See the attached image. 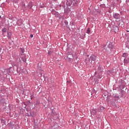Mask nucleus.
Listing matches in <instances>:
<instances>
[{
	"mask_svg": "<svg viewBox=\"0 0 129 129\" xmlns=\"http://www.w3.org/2000/svg\"><path fill=\"white\" fill-rule=\"evenodd\" d=\"M21 59L23 60V62H26V55L23 54L21 55Z\"/></svg>",
	"mask_w": 129,
	"mask_h": 129,
	"instance_id": "4",
	"label": "nucleus"
},
{
	"mask_svg": "<svg viewBox=\"0 0 129 129\" xmlns=\"http://www.w3.org/2000/svg\"><path fill=\"white\" fill-rule=\"evenodd\" d=\"M87 33L90 34V28H88L87 31Z\"/></svg>",
	"mask_w": 129,
	"mask_h": 129,
	"instance_id": "7",
	"label": "nucleus"
},
{
	"mask_svg": "<svg viewBox=\"0 0 129 129\" xmlns=\"http://www.w3.org/2000/svg\"><path fill=\"white\" fill-rule=\"evenodd\" d=\"M101 108H102V109H103V108H103V107H101Z\"/></svg>",
	"mask_w": 129,
	"mask_h": 129,
	"instance_id": "10",
	"label": "nucleus"
},
{
	"mask_svg": "<svg viewBox=\"0 0 129 129\" xmlns=\"http://www.w3.org/2000/svg\"><path fill=\"white\" fill-rule=\"evenodd\" d=\"M2 31L3 34L7 33V29L6 28H4L3 29H2Z\"/></svg>",
	"mask_w": 129,
	"mask_h": 129,
	"instance_id": "6",
	"label": "nucleus"
},
{
	"mask_svg": "<svg viewBox=\"0 0 129 129\" xmlns=\"http://www.w3.org/2000/svg\"><path fill=\"white\" fill-rule=\"evenodd\" d=\"M99 78H100H100H101V77H99Z\"/></svg>",
	"mask_w": 129,
	"mask_h": 129,
	"instance_id": "11",
	"label": "nucleus"
},
{
	"mask_svg": "<svg viewBox=\"0 0 129 129\" xmlns=\"http://www.w3.org/2000/svg\"><path fill=\"white\" fill-rule=\"evenodd\" d=\"M122 57H124V58H125V57H126V53H123Z\"/></svg>",
	"mask_w": 129,
	"mask_h": 129,
	"instance_id": "8",
	"label": "nucleus"
},
{
	"mask_svg": "<svg viewBox=\"0 0 129 129\" xmlns=\"http://www.w3.org/2000/svg\"><path fill=\"white\" fill-rule=\"evenodd\" d=\"M105 47H104V49L106 50V51H109V50H112L113 49V43L111 42H107V48H105Z\"/></svg>",
	"mask_w": 129,
	"mask_h": 129,
	"instance_id": "1",
	"label": "nucleus"
},
{
	"mask_svg": "<svg viewBox=\"0 0 129 129\" xmlns=\"http://www.w3.org/2000/svg\"><path fill=\"white\" fill-rule=\"evenodd\" d=\"M113 17L114 18V19H119V14L114 13L113 14Z\"/></svg>",
	"mask_w": 129,
	"mask_h": 129,
	"instance_id": "3",
	"label": "nucleus"
},
{
	"mask_svg": "<svg viewBox=\"0 0 129 129\" xmlns=\"http://www.w3.org/2000/svg\"><path fill=\"white\" fill-rule=\"evenodd\" d=\"M127 32H128V31H127Z\"/></svg>",
	"mask_w": 129,
	"mask_h": 129,
	"instance_id": "12",
	"label": "nucleus"
},
{
	"mask_svg": "<svg viewBox=\"0 0 129 129\" xmlns=\"http://www.w3.org/2000/svg\"><path fill=\"white\" fill-rule=\"evenodd\" d=\"M7 37L8 39H11L12 38V32H8Z\"/></svg>",
	"mask_w": 129,
	"mask_h": 129,
	"instance_id": "5",
	"label": "nucleus"
},
{
	"mask_svg": "<svg viewBox=\"0 0 129 129\" xmlns=\"http://www.w3.org/2000/svg\"><path fill=\"white\" fill-rule=\"evenodd\" d=\"M30 37L31 38H33L34 37V35H33V34H31Z\"/></svg>",
	"mask_w": 129,
	"mask_h": 129,
	"instance_id": "9",
	"label": "nucleus"
},
{
	"mask_svg": "<svg viewBox=\"0 0 129 129\" xmlns=\"http://www.w3.org/2000/svg\"><path fill=\"white\" fill-rule=\"evenodd\" d=\"M95 58H96L94 55H92L90 57V61L91 60V62L92 61H95Z\"/></svg>",
	"mask_w": 129,
	"mask_h": 129,
	"instance_id": "2",
	"label": "nucleus"
}]
</instances>
